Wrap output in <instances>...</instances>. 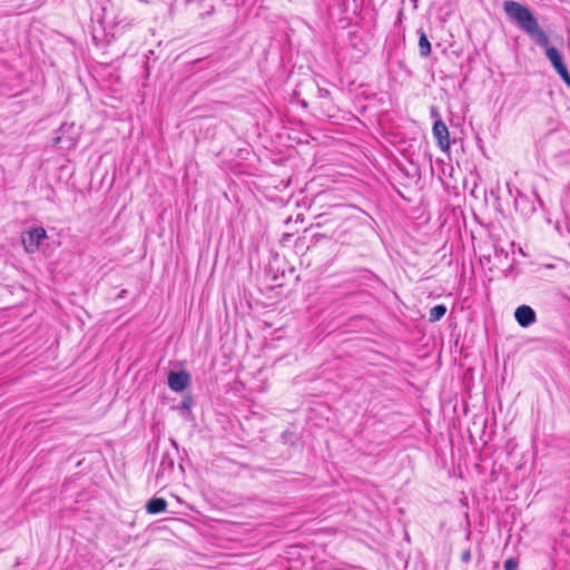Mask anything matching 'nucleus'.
<instances>
[{"label":"nucleus","instance_id":"obj_5","mask_svg":"<svg viewBox=\"0 0 570 570\" xmlns=\"http://www.w3.org/2000/svg\"><path fill=\"white\" fill-rule=\"evenodd\" d=\"M191 377L187 371H170L167 377V384L174 392H183L190 384Z\"/></svg>","mask_w":570,"mask_h":570},{"label":"nucleus","instance_id":"obj_7","mask_svg":"<svg viewBox=\"0 0 570 570\" xmlns=\"http://www.w3.org/2000/svg\"><path fill=\"white\" fill-rule=\"evenodd\" d=\"M167 501L163 498H153L146 504V511L150 514L165 512L167 509Z\"/></svg>","mask_w":570,"mask_h":570},{"label":"nucleus","instance_id":"obj_11","mask_svg":"<svg viewBox=\"0 0 570 570\" xmlns=\"http://www.w3.org/2000/svg\"><path fill=\"white\" fill-rule=\"evenodd\" d=\"M519 561L515 558H509L504 561V570H518Z\"/></svg>","mask_w":570,"mask_h":570},{"label":"nucleus","instance_id":"obj_14","mask_svg":"<svg viewBox=\"0 0 570 570\" xmlns=\"http://www.w3.org/2000/svg\"><path fill=\"white\" fill-rule=\"evenodd\" d=\"M174 465V462L173 460L169 461V466H173Z\"/></svg>","mask_w":570,"mask_h":570},{"label":"nucleus","instance_id":"obj_6","mask_svg":"<svg viewBox=\"0 0 570 570\" xmlns=\"http://www.w3.org/2000/svg\"><path fill=\"white\" fill-rule=\"evenodd\" d=\"M514 318L521 327H529L537 321L535 311L529 305H520L514 311Z\"/></svg>","mask_w":570,"mask_h":570},{"label":"nucleus","instance_id":"obj_10","mask_svg":"<svg viewBox=\"0 0 570 570\" xmlns=\"http://www.w3.org/2000/svg\"><path fill=\"white\" fill-rule=\"evenodd\" d=\"M446 313V306L444 304L435 305L430 309L429 321L438 322L440 321Z\"/></svg>","mask_w":570,"mask_h":570},{"label":"nucleus","instance_id":"obj_2","mask_svg":"<svg viewBox=\"0 0 570 570\" xmlns=\"http://www.w3.org/2000/svg\"><path fill=\"white\" fill-rule=\"evenodd\" d=\"M431 118L434 120L432 132L434 138L438 141L439 147L442 150H448L450 148V132L445 122L441 119L440 111L438 107L432 106L430 108Z\"/></svg>","mask_w":570,"mask_h":570},{"label":"nucleus","instance_id":"obj_13","mask_svg":"<svg viewBox=\"0 0 570 570\" xmlns=\"http://www.w3.org/2000/svg\"><path fill=\"white\" fill-rule=\"evenodd\" d=\"M470 559H471V553H470V551H469V550L464 551V552L462 553V556H461V560H462L463 562H469V561H470Z\"/></svg>","mask_w":570,"mask_h":570},{"label":"nucleus","instance_id":"obj_1","mask_svg":"<svg viewBox=\"0 0 570 570\" xmlns=\"http://www.w3.org/2000/svg\"><path fill=\"white\" fill-rule=\"evenodd\" d=\"M503 10L508 18L515 22L540 47L549 45V37L540 28L537 18L527 6L513 0H507L503 2Z\"/></svg>","mask_w":570,"mask_h":570},{"label":"nucleus","instance_id":"obj_4","mask_svg":"<svg viewBox=\"0 0 570 570\" xmlns=\"http://www.w3.org/2000/svg\"><path fill=\"white\" fill-rule=\"evenodd\" d=\"M547 58L550 60L551 65L556 69V71L559 73L561 79L570 86V73L567 69V66L563 62L562 55L559 52V50L554 47H548L546 51Z\"/></svg>","mask_w":570,"mask_h":570},{"label":"nucleus","instance_id":"obj_8","mask_svg":"<svg viewBox=\"0 0 570 570\" xmlns=\"http://www.w3.org/2000/svg\"><path fill=\"white\" fill-rule=\"evenodd\" d=\"M419 50L422 57H428L431 53V43L424 31H420Z\"/></svg>","mask_w":570,"mask_h":570},{"label":"nucleus","instance_id":"obj_3","mask_svg":"<svg viewBox=\"0 0 570 570\" xmlns=\"http://www.w3.org/2000/svg\"><path fill=\"white\" fill-rule=\"evenodd\" d=\"M47 237L43 227H35L22 235V244L27 253L33 254L39 249L40 243Z\"/></svg>","mask_w":570,"mask_h":570},{"label":"nucleus","instance_id":"obj_9","mask_svg":"<svg viewBox=\"0 0 570 570\" xmlns=\"http://www.w3.org/2000/svg\"><path fill=\"white\" fill-rule=\"evenodd\" d=\"M66 128H67V125H66V124H63V125L60 127L59 131L61 132V135L57 136V137L53 139V144H55V145H59V144H61V142L66 141V142H67V148H70V147H72V146H75L76 140H75L72 137H67V138H65V136H63V135H65ZM68 128H72V125L68 126Z\"/></svg>","mask_w":570,"mask_h":570},{"label":"nucleus","instance_id":"obj_12","mask_svg":"<svg viewBox=\"0 0 570 570\" xmlns=\"http://www.w3.org/2000/svg\"><path fill=\"white\" fill-rule=\"evenodd\" d=\"M317 97L321 99H328L331 97V92L328 89L325 88H317Z\"/></svg>","mask_w":570,"mask_h":570}]
</instances>
